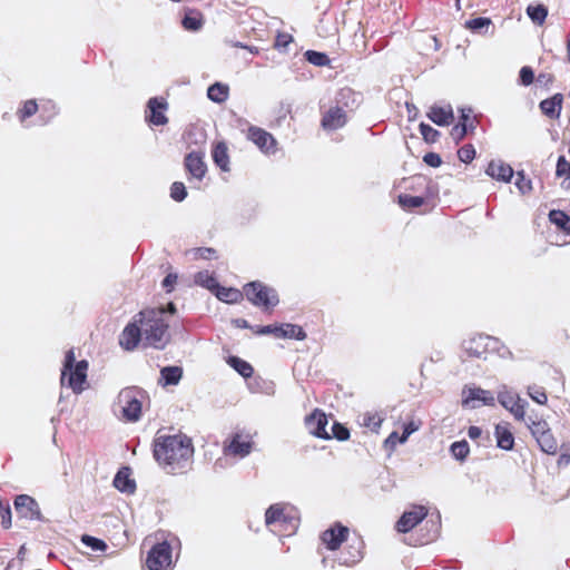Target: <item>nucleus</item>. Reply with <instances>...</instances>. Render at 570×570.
Here are the masks:
<instances>
[{
  "label": "nucleus",
  "instance_id": "63",
  "mask_svg": "<svg viewBox=\"0 0 570 570\" xmlns=\"http://www.w3.org/2000/svg\"><path fill=\"white\" fill-rule=\"evenodd\" d=\"M482 433V429L475 425H471L468 429V435L471 440H478L479 438H481Z\"/></svg>",
  "mask_w": 570,
  "mask_h": 570
},
{
  "label": "nucleus",
  "instance_id": "41",
  "mask_svg": "<svg viewBox=\"0 0 570 570\" xmlns=\"http://www.w3.org/2000/svg\"><path fill=\"white\" fill-rule=\"evenodd\" d=\"M160 375L166 384L176 385L183 376V368L179 366H166L161 368Z\"/></svg>",
  "mask_w": 570,
  "mask_h": 570
},
{
  "label": "nucleus",
  "instance_id": "9",
  "mask_svg": "<svg viewBox=\"0 0 570 570\" xmlns=\"http://www.w3.org/2000/svg\"><path fill=\"white\" fill-rule=\"evenodd\" d=\"M140 342L144 343V336L136 315L134 322L127 324L120 333L119 345L126 351H134Z\"/></svg>",
  "mask_w": 570,
  "mask_h": 570
},
{
  "label": "nucleus",
  "instance_id": "60",
  "mask_svg": "<svg viewBox=\"0 0 570 570\" xmlns=\"http://www.w3.org/2000/svg\"><path fill=\"white\" fill-rule=\"evenodd\" d=\"M400 438L397 432H392L384 441L385 448L394 449L399 443H403L404 441H401Z\"/></svg>",
  "mask_w": 570,
  "mask_h": 570
},
{
  "label": "nucleus",
  "instance_id": "33",
  "mask_svg": "<svg viewBox=\"0 0 570 570\" xmlns=\"http://www.w3.org/2000/svg\"><path fill=\"white\" fill-rule=\"evenodd\" d=\"M203 14L198 10H188L181 21L184 29L197 31L203 26Z\"/></svg>",
  "mask_w": 570,
  "mask_h": 570
},
{
  "label": "nucleus",
  "instance_id": "48",
  "mask_svg": "<svg viewBox=\"0 0 570 570\" xmlns=\"http://www.w3.org/2000/svg\"><path fill=\"white\" fill-rule=\"evenodd\" d=\"M195 259H215L217 258V250L212 247H198L191 250Z\"/></svg>",
  "mask_w": 570,
  "mask_h": 570
},
{
  "label": "nucleus",
  "instance_id": "32",
  "mask_svg": "<svg viewBox=\"0 0 570 570\" xmlns=\"http://www.w3.org/2000/svg\"><path fill=\"white\" fill-rule=\"evenodd\" d=\"M492 26V20L485 17L473 18L464 22V28L473 33L485 35Z\"/></svg>",
  "mask_w": 570,
  "mask_h": 570
},
{
  "label": "nucleus",
  "instance_id": "2",
  "mask_svg": "<svg viewBox=\"0 0 570 570\" xmlns=\"http://www.w3.org/2000/svg\"><path fill=\"white\" fill-rule=\"evenodd\" d=\"M142 331L144 346L163 350L170 341L167 309L145 308L137 314Z\"/></svg>",
  "mask_w": 570,
  "mask_h": 570
},
{
  "label": "nucleus",
  "instance_id": "18",
  "mask_svg": "<svg viewBox=\"0 0 570 570\" xmlns=\"http://www.w3.org/2000/svg\"><path fill=\"white\" fill-rule=\"evenodd\" d=\"M563 99V95L560 92L554 94L550 98L543 99L539 105L541 112L552 120L559 119Z\"/></svg>",
  "mask_w": 570,
  "mask_h": 570
},
{
  "label": "nucleus",
  "instance_id": "39",
  "mask_svg": "<svg viewBox=\"0 0 570 570\" xmlns=\"http://www.w3.org/2000/svg\"><path fill=\"white\" fill-rule=\"evenodd\" d=\"M451 455L460 462H464L470 454V445L465 440L453 442L450 446Z\"/></svg>",
  "mask_w": 570,
  "mask_h": 570
},
{
  "label": "nucleus",
  "instance_id": "35",
  "mask_svg": "<svg viewBox=\"0 0 570 570\" xmlns=\"http://www.w3.org/2000/svg\"><path fill=\"white\" fill-rule=\"evenodd\" d=\"M195 284L209 289L212 293L217 288L218 282L216 277L208 271H200L194 276Z\"/></svg>",
  "mask_w": 570,
  "mask_h": 570
},
{
  "label": "nucleus",
  "instance_id": "5",
  "mask_svg": "<svg viewBox=\"0 0 570 570\" xmlns=\"http://www.w3.org/2000/svg\"><path fill=\"white\" fill-rule=\"evenodd\" d=\"M117 405L126 421H138L141 415L140 392L134 387L121 390L117 397Z\"/></svg>",
  "mask_w": 570,
  "mask_h": 570
},
{
  "label": "nucleus",
  "instance_id": "7",
  "mask_svg": "<svg viewBox=\"0 0 570 570\" xmlns=\"http://www.w3.org/2000/svg\"><path fill=\"white\" fill-rule=\"evenodd\" d=\"M429 513L425 505L415 504L411 510L404 511L395 524V529L400 533H407L422 522Z\"/></svg>",
  "mask_w": 570,
  "mask_h": 570
},
{
  "label": "nucleus",
  "instance_id": "20",
  "mask_svg": "<svg viewBox=\"0 0 570 570\" xmlns=\"http://www.w3.org/2000/svg\"><path fill=\"white\" fill-rule=\"evenodd\" d=\"M494 436L497 439V445L498 448L510 451L514 446V435L510 429V424L499 423L495 425L494 429Z\"/></svg>",
  "mask_w": 570,
  "mask_h": 570
},
{
  "label": "nucleus",
  "instance_id": "56",
  "mask_svg": "<svg viewBox=\"0 0 570 570\" xmlns=\"http://www.w3.org/2000/svg\"><path fill=\"white\" fill-rule=\"evenodd\" d=\"M0 517L1 524L4 529H9L11 527V510L8 504L3 505L0 501Z\"/></svg>",
  "mask_w": 570,
  "mask_h": 570
},
{
  "label": "nucleus",
  "instance_id": "14",
  "mask_svg": "<svg viewBox=\"0 0 570 570\" xmlns=\"http://www.w3.org/2000/svg\"><path fill=\"white\" fill-rule=\"evenodd\" d=\"M347 124L346 111L340 107H331L323 114L321 126L324 130L333 131L344 127Z\"/></svg>",
  "mask_w": 570,
  "mask_h": 570
},
{
  "label": "nucleus",
  "instance_id": "4",
  "mask_svg": "<svg viewBox=\"0 0 570 570\" xmlns=\"http://www.w3.org/2000/svg\"><path fill=\"white\" fill-rule=\"evenodd\" d=\"M246 297L253 305L262 308L266 313H272L279 303L278 295L274 288L255 281L247 283L243 287V297Z\"/></svg>",
  "mask_w": 570,
  "mask_h": 570
},
{
  "label": "nucleus",
  "instance_id": "15",
  "mask_svg": "<svg viewBox=\"0 0 570 570\" xmlns=\"http://www.w3.org/2000/svg\"><path fill=\"white\" fill-rule=\"evenodd\" d=\"M463 405L475 407V402L483 405H494V396L490 391L481 387H469L463 391Z\"/></svg>",
  "mask_w": 570,
  "mask_h": 570
},
{
  "label": "nucleus",
  "instance_id": "3",
  "mask_svg": "<svg viewBox=\"0 0 570 570\" xmlns=\"http://www.w3.org/2000/svg\"><path fill=\"white\" fill-rule=\"evenodd\" d=\"M88 362L81 360L76 362L73 350L65 354L63 367L61 371V384H67L75 393H81L87 384Z\"/></svg>",
  "mask_w": 570,
  "mask_h": 570
},
{
  "label": "nucleus",
  "instance_id": "49",
  "mask_svg": "<svg viewBox=\"0 0 570 570\" xmlns=\"http://www.w3.org/2000/svg\"><path fill=\"white\" fill-rule=\"evenodd\" d=\"M529 429L534 439L539 438L540 435L546 433V431L550 430L549 424L544 420H531V422L529 423Z\"/></svg>",
  "mask_w": 570,
  "mask_h": 570
},
{
  "label": "nucleus",
  "instance_id": "29",
  "mask_svg": "<svg viewBox=\"0 0 570 570\" xmlns=\"http://www.w3.org/2000/svg\"><path fill=\"white\" fill-rule=\"evenodd\" d=\"M50 105V102H48ZM47 104L39 105L37 104L36 99H28L22 102L21 107L17 110V117L20 122H24L28 118L35 116L39 109L45 110Z\"/></svg>",
  "mask_w": 570,
  "mask_h": 570
},
{
  "label": "nucleus",
  "instance_id": "26",
  "mask_svg": "<svg viewBox=\"0 0 570 570\" xmlns=\"http://www.w3.org/2000/svg\"><path fill=\"white\" fill-rule=\"evenodd\" d=\"M212 157L217 167L223 171H229V155L226 142L218 141L213 146Z\"/></svg>",
  "mask_w": 570,
  "mask_h": 570
},
{
  "label": "nucleus",
  "instance_id": "6",
  "mask_svg": "<svg viewBox=\"0 0 570 570\" xmlns=\"http://www.w3.org/2000/svg\"><path fill=\"white\" fill-rule=\"evenodd\" d=\"M148 570H170L173 567L171 547L167 541L156 543L146 558Z\"/></svg>",
  "mask_w": 570,
  "mask_h": 570
},
{
  "label": "nucleus",
  "instance_id": "38",
  "mask_svg": "<svg viewBox=\"0 0 570 570\" xmlns=\"http://www.w3.org/2000/svg\"><path fill=\"white\" fill-rule=\"evenodd\" d=\"M384 419L377 412H365L362 415L361 425L377 433Z\"/></svg>",
  "mask_w": 570,
  "mask_h": 570
},
{
  "label": "nucleus",
  "instance_id": "47",
  "mask_svg": "<svg viewBox=\"0 0 570 570\" xmlns=\"http://www.w3.org/2000/svg\"><path fill=\"white\" fill-rule=\"evenodd\" d=\"M170 197L175 202H183L187 197V190L181 181H175L170 186Z\"/></svg>",
  "mask_w": 570,
  "mask_h": 570
},
{
  "label": "nucleus",
  "instance_id": "43",
  "mask_svg": "<svg viewBox=\"0 0 570 570\" xmlns=\"http://www.w3.org/2000/svg\"><path fill=\"white\" fill-rule=\"evenodd\" d=\"M306 60L317 67L328 66L331 60L327 55L314 50H308L305 52Z\"/></svg>",
  "mask_w": 570,
  "mask_h": 570
},
{
  "label": "nucleus",
  "instance_id": "55",
  "mask_svg": "<svg viewBox=\"0 0 570 570\" xmlns=\"http://www.w3.org/2000/svg\"><path fill=\"white\" fill-rule=\"evenodd\" d=\"M421 421H410L407 422L406 424H404V429H403V433L400 438L401 441H406L407 438L414 433L415 431H417L421 426Z\"/></svg>",
  "mask_w": 570,
  "mask_h": 570
},
{
  "label": "nucleus",
  "instance_id": "50",
  "mask_svg": "<svg viewBox=\"0 0 570 570\" xmlns=\"http://www.w3.org/2000/svg\"><path fill=\"white\" fill-rule=\"evenodd\" d=\"M282 332V324H271L265 326H256L254 330V334L256 335H267L272 334L275 337L279 338V334Z\"/></svg>",
  "mask_w": 570,
  "mask_h": 570
},
{
  "label": "nucleus",
  "instance_id": "12",
  "mask_svg": "<svg viewBox=\"0 0 570 570\" xmlns=\"http://www.w3.org/2000/svg\"><path fill=\"white\" fill-rule=\"evenodd\" d=\"M146 111V120L153 126H164L168 122V118L165 115L167 109V102L164 98L154 97L148 100Z\"/></svg>",
  "mask_w": 570,
  "mask_h": 570
},
{
  "label": "nucleus",
  "instance_id": "58",
  "mask_svg": "<svg viewBox=\"0 0 570 570\" xmlns=\"http://www.w3.org/2000/svg\"><path fill=\"white\" fill-rule=\"evenodd\" d=\"M423 161L431 167H439L442 164V159L439 154L436 153H428L423 157Z\"/></svg>",
  "mask_w": 570,
  "mask_h": 570
},
{
  "label": "nucleus",
  "instance_id": "1",
  "mask_svg": "<svg viewBox=\"0 0 570 570\" xmlns=\"http://www.w3.org/2000/svg\"><path fill=\"white\" fill-rule=\"evenodd\" d=\"M154 458L170 474L185 473L194 453L191 440L184 434L157 435L154 440Z\"/></svg>",
  "mask_w": 570,
  "mask_h": 570
},
{
  "label": "nucleus",
  "instance_id": "54",
  "mask_svg": "<svg viewBox=\"0 0 570 570\" xmlns=\"http://www.w3.org/2000/svg\"><path fill=\"white\" fill-rule=\"evenodd\" d=\"M292 42H293L292 35H289L287 32H278L276 35V38H275V41H274V48L278 49V50H284Z\"/></svg>",
  "mask_w": 570,
  "mask_h": 570
},
{
  "label": "nucleus",
  "instance_id": "51",
  "mask_svg": "<svg viewBox=\"0 0 570 570\" xmlns=\"http://www.w3.org/2000/svg\"><path fill=\"white\" fill-rule=\"evenodd\" d=\"M458 157L462 163L469 164L475 157V149L473 145L466 144L458 150Z\"/></svg>",
  "mask_w": 570,
  "mask_h": 570
},
{
  "label": "nucleus",
  "instance_id": "16",
  "mask_svg": "<svg viewBox=\"0 0 570 570\" xmlns=\"http://www.w3.org/2000/svg\"><path fill=\"white\" fill-rule=\"evenodd\" d=\"M500 404L507 409L517 420L522 421L525 416V405L522 400L512 393L505 392L499 395Z\"/></svg>",
  "mask_w": 570,
  "mask_h": 570
},
{
  "label": "nucleus",
  "instance_id": "37",
  "mask_svg": "<svg viewBox=\"0 0 570 570\" xmlns=\"http://www.w3.org/2000/svg\"><path fill=\"white\" fill-rule=\"evenodd\" d=\"M279 338H295L297 341H303L306 338V333L299 325L284 323L282 324Z\"/></svg>",
  "mask_w": 570,
  "mask_h": 570
},
{
  "label": "nucleus",
  "instance_id": "27",
  "mask_svg": "<svg viewBox=\"0 0 570 570\" xmlns=\"http://www.w3.org/2000/svg\"><path fill=\"white\" fill-rule=\"evenodd\" d=\"M213 293L219 301L228 304H236L243 299V291L233 287H224L219 284Z\"/></svg>",
  "mask_w": 570,
  "mask_h": 570
},
{
  "label": "nucleus",
  "instance_id": "17",
  "mask_svg": "<svg viewBox=\"0 0 570 570\" xmlns=\"http://www.w3.org/2000/svg\"><path fill=\"white\" fill-rule=\"evenodd\" d=\"M184 165L188 175L198 180H202L207 171L203 155L196 151L186 155Z\"/></svg>",
  "mask_w": 570,
  "mask_h": 570
},
{
  "label": "nucleus",
  "instance_id": "62",
  "mask_svg": "<svg viewBox=\"0 0 570 570\" xmlns=\"http://www.w3.org/2000/svg\"><path fill=\"white\" fill-rule=\"evenodd\" d=\"M538 81L544 86H549L554 81V76L549 72H541L538 76Z\"/></svg>",
  "mask_w": 570,
  "mask_h": 570
},
{
  "label": "nucleus",
  "instance_id": "42",
  "mask_svg": "<svg viewBox=\"0 0 570 570\" xmlns=\"http://www.w3.org/2000/svg\"><path fill=\"white\" fill-rule=\"evenodd\" d=\"M527 13L534 23L541 26L547 19L548 9L543 4L529 6Z\"/></svg>",
  "mask_w": 570,
  "mask_h": 570
},
{
  "label": "nucleus",
  "instance_id": "46",
  "mask_svg": "<svg viewBox=\"0 0 570 570\" xmlns=\"http://www.w3.org/2000/svg\"><path fill=\"white\" fill-rule=\"evenodd\" d=\"M528 393H529V396L534 401L537 402L538 404L540 405H544L547 404L548 402V395L544 391L543 387L541 386H537V385H533V386H530L528 389Z\"/></svg>",
  "mask_w": 570,
  "mask_h": 570
},
{
  "label": "nucleus",
  "instance_id": "44",
  "mask_svg": "<svg viewBox=\"0 0 570 570\" xmlns=\"http://www.w3.org/2000/svg\"><path fill=\"white\" fill-rule=\"evenodd\" d=\"M81 542L94 551H106L108 548L104 540L89 534L81 535Z\"/></svg>",
  "mask_w": 570,
  "mask_h": 570
},
{
  "label": "nucleus",
  "instance_id": "40",
  "mask_svg": "<svg viewBox=\"0 0 570 570\" xmlns=\"http://www.w3.org/2000/svg\"><path fill=\"white\" fill-rule=\"evenodd\" d=\"M551 223L570 235V216L562 210L553 209L549 214Z\"/></svg>",
  "mask_w": 570,
  "mask_h": 570
},
{
  "label": "nucleus",
  "instance_id": "61",
  "mask_svg": "<svg viewBox=\"0 0 570 570\" xmlns=\"http://www.w3.org/2000/svg\"><path fill=\"white\" fill-rule=\"evenodd\" d=\"M292 112V108H291V105L289 104H284L282 102L278 107V117H277V120L281 121L282 119H285L287 117V115H291Z\"/></svg>",
  "mask_w": 570,
  "mask_h": 570
},
{
  "label": "nucleus",
  "instance_id": "28",
  "mask_svg": "<svg viewBox=\"0 0 570 570\" xmlns=\"http://www.w3.org/2000/svg\"><path fill=\"white\" fill-rule=\"evenodd\" d=\"M469 128L473 129V120H470V116L462 114L459 124L452 127L451 129V137L455 141V144H459L468 134Z\"/></svg>",
  "mask_w": 570,
  "mask_h": 570
},
{
  "label": "nucleus",
  "instance_id": "31",
  "mask_svg": "<svg viewBox=\"0 0 570 570\" xmlns=\"http://www.w3.org/2000/svg\"><path fill=\"white\" fill-rule=\"evenodd\" d=\"M541 451L547 454H556L558 451V442L550 430L546 431L542 435L535 439Z\"/></svg>",
  "mask_w": 570,
  "mask_h": 570
},
{
  "label": "nucleus",
  "instance_id": "21",
  "mask_svg": "<svg viewBox=\"0 0 570 570\" xmlns=\"http://www.w3.org/2000/svg\"><path fill=\"white\" fill-rule=\"evenodd\" d=\"M428 117L438 126H448L454 119L453 110L450 105L444 107L432 106L428 112Z\"/></svg>",
  "mask_w": 570,
  "mask_h": 570
},
{
  "label": "nucleus",
  "instance_id": "30",
  "mask_svg": "<svg viewBox=\"0 0 570 570\" xmlns=\"http://www.w3.org/2000/svg\"><path fill=\"white\" fill-rule=\"evenodd\" d=\"M207 97L214 102L223 104L229 97V87L222 82H215L209 86Z\"/></svg>",
  "mask_w": 570,
  "mask_h": 570
},
{
  "label": "nucleus",
  "instance_id": "25",
  "mask_svg": "<svg viewBox=\"0 0 570 570\" xmlns=\"http://www.w3.org/2000/svg\"><path fill=\"white\" fill-rule=\"evenodd\" d=\"M114 485L117 490L125 493H134L136 490L135 480L130 478L129 468H121L114 479Z\"/></svg>",
  "mask_w": 570,
  "mask_h": 570
},
{
  "label": "nucleus",
  "instance_id": "34",
  "mask_svg": "<svg viewBox=\"0 0 570 570\" xmlns=\"http://www.w3.org/2000/svg\"><path fill=\"white\" fill-rule=\"evenodd\" d=\"M227 364L245 379L250 377L254 373L253 366L247 361L238 356H229L227 358Z\"/></svg>",
  "mask_w": 570,
  "mask_h": 570
},
{
  "label": "nucleus",
  "instance_id": "45",
  "mask_svg": "<svg viewBox=\"0 0 570 570\" xmlns=\"http://www.w3.org/2000/svg\"><path fill=\"white\" fill-rule=\"evenodd\" d=\"M419 128L423 139L426 142H435L440 137V132L428 124L421 122Z\"/></svg>",
  "mask_w": 570,
  "mask_h": 570
},
{
  "label": "nucleus",
  "instance_id": "10",
  "mask_svg": "<svg viewBox=\"0 0 570 570\" xmlns=\"http://www.w3.org/2000/svg\"><path fill=\"white\" fill-rule=\"evenodd\" d=\"M348 533L350 530L347 527L336 522L322 533L321 540L328 550L335 551L347 540Z\"/></svg>",
  "mask_w": 570,
  "mask_h": 570
},
{
  "label": "nucleus",
  "instance_id": "23",
  "mask_svg": "<svg viewBox=\"0 0 570 570\" xmlns=\"http://www.w3.org/2000/svg\"><path fill=\"white\" fill-rule=\"evenodd\" d=\"M286 507L283 503L272 504L265 512V522L267 525L276 523L285 524L292 521V518L285 513Z\"/></svg>",
  "mask_w": 570,
  "mask_h": 570
},
{
  "label": "nucleus",
  "instance_id": "52",
  "mask_svg": "<svg viewBox=\"0 0 570 570\" xmlns=\"http://www.w3.org/2000/svg\"><path fill=\"white\" fill-rule=\"evenodd\" d=\"M331 438H335L338 441H346L350 439V431L345 425L338 422H334V424L332 425Z\"/></svg>",
  "mask_w": 570,
  "mask_h": 570
},
{
  "label": "nucleus",
  "instance_id": "24",
  "mask_svg": "<svg viewBox=\"0 0 570 570\" xmlns=\"http://www.w3.org/2000/svg\"><path fill=\"white\" fill-rule=\"evenodd\" d=\"M363 547L364 543L360 539L348 543L346 550L342 552V563L346 566H353L357 563L363 558Z\"/></svg>",
  "mask_w": 570,
  "mask_h": 570
},
{
  "label": "nucleus",
  "instance_id": "36",
  "mask_svg": "<svg viewBox=\"0 0 570 570\" xmlns=\"http://www.w3.org/2000/svg\"><path fill=\"white\" fill-rule=\"evenodd\" d=\"M399 205L405 210H412L425 204V197L401 194L397 197Z\"/></svg>",
  "mask_w": 570,
  "mask_h": 570
},
{
  "label": "nucleus",
  "instance_id": "64",
  "mask_svg": "<svg viewBox=\"0 0 570 570\" xmlns=\"http://www.w3.org/2000/svg\"><path fill=\"white\" fill-rule=\"evenodd\" d=\"M558 463L559 464L570 463V446L567 448L566 450H563V452L560 454Z\"/></svg>",
  "mask_w": 570,
  "mask_h": 570
},
{
  "label": "nucleus",
  "instance_id": "57",
  "mask_svg": "<svg viewBox=\"0 0 570 570\" xmlns=\"http://www.w3.org/2000/svg\"><path fill=\"white\" fill-rule=\"evenodd\" d=\"M515 185L522 194H527L532 189L531 180L525 178L522 173H518Z\"/></svg>",
  "mask_w": 570,
  "mask_h": 570
},
{
  "label": "nucleus",
  "instance_id": "11",
  "mask_svg": "<svg viewBox=\"0 0 570 570\" xmlns=\"http://www.w3.org/2000/svg\"><path fill=\"white\" fill-rule=\"evenodd\" d=\"M14 508L20 518L40 520L41 511L38 502L28 494H20L14 500Z\"/></svg>",
  "mask_w": 570,
  "mask_h": 570
},
{
  "label": "nucleus",
  "instance_id": "19",
  "mask_svg": "<svg viewBox=\"0 0 570 570\" xmlns=\"http://www.w3.org/2000/svg\"><path fill=\"white\" fill-rule=\"evenodd\" d=\"M253 442L248 435L235 434L227 445L226 450L228 453L238 456H245L250 453Z\"/></svg>",
  "mask_w": 570,
  "mask_h": 570
},
{
  "label": "nucleus",
  "instance_id": "13",
  "mask_svg": "<svg viewBox=\"0 0 570 570\" xmlns=\"http://www.w3.org/2000/svg\"><path fill=\"white\" fill-rule=\"evenodd\" d=\"M305 424L309 432L320 439L330 440L331 435L326 431V426L328 424V420L326 414L315 409L306 419Z\"/></svg>",
  "mask_w": 570,
  "mask_h": 570
},
{
  "label": "nucleus",
  "instance_id": "22",
  "mask_svg": "<svg viewBox=\"0 0 570 570\" xmlns=\"http://www.w3.org/2000/svg\"><path fill=\"white\" fill-rule=\"evenodd\" d=\"M485 173L490 177H492L497 180L505 181V183L510 181V179L513 176L512 167L503 161H500V160L490 161L487 167Z\"/></svg>",
  "mask_w": 570,
  "mask_h": 570
},
{
  "label": "nucleus",
  "instance_id": "59",
  "mask_svg": "<svg viewBox=\"0 0 570 570\" xmlns=\"http://www.w3.org/2000/svg\"><path fill=\"white\" fill-rule=\"evenodd\" d=\"M177 275L169 273L163 281V287L166 292H171L175 287V284L177 283Z\"/></svg>",
  "mask_w": 570,
  "mask_h": 570
},
{
  "label": "nucleus",
  "instance_id": "8",
  "mask_svg": "<svg viewBox=\"0 0 570 570\" xmlns=\"http://www.w3.org/2000/svg\"><path fill=\"white\" fill-rule=\"evenodd\" d=\"M246 137L265 154H274L276 151V139L271 132L261 127L249 126Z\"/></svg>",
  "mask_w": 570,
  "mask_h": 570
},
{
  "label": "nucleus",
  "instance_id": "53",
  "mask_svg": "<svg viewBox=\"0 0 570 570\" xmlns=\"http://www.w3.org/2000/svg\"><path fill=\"white\" fill-rule=\"evenodd\" d=\"M519 80L522 86H530L534 81V72L531 67L524 66L520 69Z\"/></svg>",
  "mask_w": 570,
  "mask_h": 570
}]
</instances>
